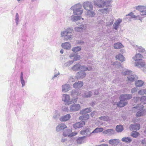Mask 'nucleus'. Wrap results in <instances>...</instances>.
<instances>
[{
    "label": "nucleus",
    "instance_id": "1",
    "mask_svg": "<svg viewBox=\"0 0 146 146\" xmlns=\"http://www.w3.org/2000/svg\"><path fill=\"white\" fill-rule=\"evenodd\" d=\"M144 104L146 103V96H143L142 97L141 99L139 97H135L133 98V106L134 107V108H138L140 111H138L136 114L137 117H139L143 115L146 112V111L144 109V106H139L140 105V101Z\"/></svg>",
    "mask_w": 146,
    "mask_h": 146
},
{
    "label": "nucleus",
    "instance_id": "2",
    "mask_svg": "<svg viewBox=\"0 0 146 146\" xmlns=\"http://www.w3.org/2000/svg\"><path fill=\"white\" fill-rule=\"evenodd\" d=\"M143 57L140 53L137 54L133 59L135 61V65L139 67H143L145 66V63L142 60Z\"/></svg>",
    "mask_w": 146,
    "mask_h": 146
},
{
    "label": "nucleus",
    "instance_id": "3",
    "mask_svg": "<svg viewBox=\"0 0 146 146\" xmlns=\"http://www.w3.org/2000/svg\"><path fill=\"white\" fill-rule=\"evenodd\" d=\"M72 69L74 71H77L80 70L84 71H90L92 69V68L90 66L87 68L84 66H81L79 64H78L74 65L72 67Z\"/></svg>",
    "mask_w": 146,
    "mask_h": 146
},
{
    "label": "nucleus",
    "instance_id": "4",
    "mask_svg": "<svg viewBox=\"0 0 146 146\" xmlns=\"http://www.w3.org/2000/svg\"><path fill=\"white\" fill-rule=\"evenodd\" d=\"M74 14L77 15H81L83 11L82 10V5L80 4H77L74 6Z\"/></svg>",
    "mask_w": 146,
    "mask_h": 146
},
{
    "label": "nucleus",
    "instance_id": "5",
    "mask_svg": "<svg viewBox=\"0 0 146 146\" xmlns=\"http://www.w3.org/2000/svg\"><path fill=\"white\" fill-rule=\"evenodd\" d=\"M77 133L76 132H72V130L71 129H67L64 130L63 132V135L64 137L68 136L72 137L76 135Z\"/></svg>",
    "mask_w": 146,
    "mask_h": 146
},
{
    "label": "nucleus",
    "instance_id": "6",
    "mask_svg": "<svg viewBox=\"0 0 146 146\" xmlns=\"http://www.w3.org/2000/svg\"><path fill=\"white\" fill-rule=\"evenodd\" d=\"M136 10L139 11L141 15H146V7L143 6H138L136 7Z\"/></svg>",
    "mask_w": 146,
    "mask_h": 146
},
{
    "label": "nucleus",
    "instance_id": "7",
    "mask_svg": "<svg viewBox=\"0 0 146 146\" xmlns=\"http://www.w3.org/2000/svg\"><path fill=\"white\" fill-rule=\"evenodd\" d=\"M83 7L84 9L87 11V12L92 10L93 7L90 2H86L83 4Z\"/></svg>",
    "mask_w": 146,
    "mask_h": 146
},
{
    "label": "nucleus",
    "instance_id": "8",
    "mask_svg": "<svg viewBox=\"0 0 146 146\" xmlns=\"http://www.w3.org/2000/svg\"><path fill=\"white\" fill-rule=\"evenodd\" d=\"M62 100L65 102L66 105H69L72 104V101L70 100L69 96L67 94H63Z\"/></svg>",
    "mask_w": 146,
    "mask_h": 146
},
{
    "label": "nucleus",
    "instance_id": "9",
    "mask_svg": "<svg viewBox=\"0 0 146 146\" xmlns=\"http://www.w3.org/2000/svg\"><path fill=\"white\" fill-rule=\"evenodd\" d=\"M98 3L100 4V5H98V6L100 7H104L106 4L108 6H109L110 5L108 4H110L111 2V1L109 0H106L105 1H103L101 0H98Z\"/></svg>",
    "mask_w": 146,
    "mask_h": 146
},
{
    "label": "nucleus",
    "instance_id": "10",
    "mask_svg": "<svg viewBox=\"0 0 146 146\" xmlns=\"http://www.w3.org/2000/svg\"><path fill=\"white\" fill-rule=\"evenodd\" d=\"M132 98V96L131 94H126L121 95L119 99L121 100H123L124 101L125 100H129Z\"/></svg>",
    "mask_w": 146,
    "mask_h": 146
},
{
    "label": "nucleus",
    "instance_id": "11",
    "mask_svg": "<svg viewBox=\"0 0 146 146\" xmlns=\"http://www.w3.org/2000/svg\"><path fill=\"white\" fill-rule=\"evenodd\" d=\"M130 129L131 130H138L140 128V125L137 123L131 124L130 125Z\"/></svg>",
    "mask_w": 146,
    "mask_h": 146
},
{
    "label": "nucleus",
    "instance_id": "12",
    "mask_svg": "<svg viewBox=\"0 0 146 146\" xmlns=\"http://www.w3.org/2000/svg\"><path fill=\"white\" fill-rule=\"evenodd\" d=\"M80 108V106L79 104H74L70 107V110L72 111H76L79 110Z\"/></svg>",
    "mask_w": 146,
    "mask_h": 146
},
{
    "label": "nucleus",
    "instance_id": "13",
    "mask_svg": "<svg viewBox=\"0 0 146 146\" xmlns=\"http://www.w3.org/2000/svg\"><path fill=\"white\" fill-rule=\"evenodd\" d=\"M85 125V123L84 121H82L81 122H78L74 124L73 125V127L75 129L79 128L82 127Z\"/></svg>",
    "mask_w": 146,
    "mask_h": 146
},
{
    "label": "nucleus",
    "instance_id": "14",
    "mask_svg": "<svg viewBox=\"0 0 146 146\" xmlns=\"http://www.w3.org/2000/svg\"><path fill=\"white\" fill-rule=\"evenodd\" d=\"M73 31L70 28L67 29L66 31L62 32L61 33V35L62 36H67L69 33H71Z\"/></svg>",
    "mask_w": 146,
    "mask_h": 146
},
{
    "label": "nucleus",
    "instance_id": "15",
    "mask_svg": "<svg viewBox=\"0 0 146 146\" xmlns=\"http://www.w3.org/2000/svg\"><path fill=\"white\" fill-rule=\"evenodd\" d=\"M121 22V19H118L115 22L113 25V28L115 30H117Z\"/></svg>",
    "mask_w": 146,
    "mask_h": 146
},
{
    "label": "nucleus",
    "instance_id": "16",
    "mask_svg": "<svg viewBox=\"0 0 146 146\" xmlns=\"http://www.w3.org/2000/svg\"><path fill=\"white\" fill-rule=\"evenodd\" d=\"M83 84L82 82H76L73 84V86L76 88H80L82 87Z\"/></svg>",
    "mask_w": 146,
    "mask_h": 146
},
{
    "label": "nucleus",
    "instance_id": "17",
    "mask_svg": "<svg viewBox=\"0 0 146 146\" xmlns=\"http://www.w3.org/2000/svg\"><path fill=\"white\" fill-rule=\"evenodd\" d=\"M67 127L64 124L61 123L58 125L56 128V130L57 131L64 129Z\"/></svg>",
    "mask_w": 146,
    "mask_h": 146
},
{
    "label": "nucleus",
    "instance_id": "18",
    "mask_svg": "<svg viewBox=\"0 0 146 146\" xmlns=\"http://www.w3.org/2000/svg\"><path fill=\"white\" fill-rule=\"evenodd\" d=\"M104 134H109V135L113 134L115 133V131L112 129H109L104 130L103 132Z\"/></svg>",
    "mask_w": 146,
    "mask_h": 146
},
{
    "label": "nucleus",
    "instance_id": "19",
    "mask_svg": "<svg viewBox=\"0 0 146 146\" xmlns=\"http://www.w3.org/2000/svg\"><path fill=\"white\" fill-rule=\"evenodd\" d=\"M61 46L63 48L66 49H69L71 47L70 44L68 42L62 43Z\"/></svg>",
    "mask_w": 146,
    "mask_h": 146
},
{
    "label": "nucleus",
    "instance_id": "20",
    "mask_svg": "<svg viewBox=\"0 0 146 146\" xmlns=\"http://www.w3.org/2000/svg\"><path fill=\"white\" fill-rule=\"evenodd\" d=\"M119 143V140L117 139H110L109 141V143L113 145H116Z\"/></svg>",
    "mask_w": 146,
    "mask_h": 146
},
{
    "label": "nucleus",
    "instance_id": "21",
    "mask_svg": "<svg viewBox=\"0 0 146 146\" xmlns=\"http://www.w3.org/2000/svg\"><path fill=\"white\" fill-rule=\"evenodd\" d=\"M91 108H87L82 110L80 111V113L81 114H85L91 112Z\"/></svg>",
    "mask_w": 146,
    "mask_h": 146
},
{
    "label": "nucleus",
    "instance_id": "22",
    "mask_svg": "<svg viewBox=\"0 0 146 146\" xmlns=\"http://www.w3.org/2000/svg\"><path fill=\"white\" fill-rule=\"evenodd\" d=\"M70 88V86L69 85L65 84L62 86V91L63 92H66L68 91Z\"/></svg>",
    "mask_w": 146,
    "mask_h": 146
},
{
    "label": "nucleus",
    "instance_id": "23",
    "mask_svg": "<svg viewBox=\"0 0 146 146\" xmlns=\"http://www.w3.org/2000/svg\"><path fill=\"white\" fill-rule=\"evenodd\" d=\"M70 117V116L69 114H67L60 118V120L61 121H66L68 120Z\"/></svg>",
    "mask_w": 146,
    "mask_h": 146
},
{
    "label": "nucleus",
    "instance_id": "24",
    "mask_svg": "<svg viewBox=\"0 0 146 146\" xmlns=\"http://www.w3.org/2000/svg\"><path fill=\"white\" fill-rule=\"evenodd\" d=\"M127 104L126 102H124L123 100H120V102L117 104V106L120 107H122L125 106Z\"/></svg>",
    "mask_w": 146,
    "mask_h": 146
},
{
    "label": "nucleus",
    "instance_id": "25",
    "mask_svg": "<svg viewBox=\"0 0 146 146\" xmlns=\"http://www.w3.org/2000/svg\"><path fill=\"white\" fill-rule=\"evenodd\" d=\"M121 140L123 142L127 143H129L131 141L132 139L131 138L129 137H124Z\"/></svg>",
    "mask_w": 146,
    "mask_h": 146
},
{
    "label": "nucleus",
    "instance_id": "26",
    "mask_svg": "<svg viewBox=\"0 0 146 146\" xmlns=\"http://www.w3.org/2000/svg\"><path fill=\"white\" fill-rule=\"evenodd\" d=\"M114 47L115 49H120L123 47V46L121 43L117 42L114 44Z\"/></svg>",
    "mask_w": 146,
    "mask_h": 146
},
{
    "label": "nucleus",
    "instance_id": "27",
    "mask_svg": "<svg viewBox=\"0 0 146 146\" xmlns=\"http://www.w3.org/2000/svg\"><path fill=\"white\" fill-rule=\"evenodd\" d=\"M116 58L121 62L125 60V58L123 56L120 54L116 55Z\"/></svg>",
    "mask_w": 146,
    "mask_h": 146
},
{
    "label": "nucleus",
    "instance_id": "28",
    "mask_svg": "<svg viewBox=\"0 0 146 146\" xmlns=\"http://www.w3.org/2000/svg\"><path fill=\"white\" fill-rule=\"evenodd\" d=\"M89 118V115L87 114L85 115H82L79 117V119L81 120L86 121Z\"/></svg>",
    "mask_w": 146,
    "mask_h": 146
},
{
    "label": "nucleus",
    "instance_id": "29",
    "mask_svg": "<svg viewBox=\"0 0 146 146\" xmlns=\"http://www.w3.org/2000/svg\"><path fill=\"white\" fill-rule=\"evenodd\" d=\"M103 130L104 129L102 127L96 128L92 131V133H99L102 132Z\"/></svg>",
    "mask_w": 146,
    "mask_h": 146
},
{
    "label": "nucleus",
    "instance_id": "30",
    "mask_svg": "<svg viewBox=\"0 0 146 146\" xmlns=\"http://www.w3.org/2000/svg\"><path fill=\"white\" fill-rule=\"evenodd\" d=\"M123 127L121 125H117L116 126L115 130L117 132H121L123 130Z\"/></svg>",
    "mask_w": 146,
    "mask_h": 146
},
{
    "label": "nucleus",
    "instance_id": "31",
    "mask_svg": "<svg viewBox=\"0 0 146 146\" xmlns=\"http://www.w3.org/2000/svg\"><path fill=\"white\" fill-rule=\"evenodd\" d=\"M144 82L142 80H138L135 82V85L136 86L141 87L142 86Z\"/></svg>",
    "mask_w": 146,
    "mask_h": 146
},
{
    "label": "nucleus",
    "instance_id": "32",
    "mask_svg": "<svg viewBox=\"0 0 146 146\" xmlns=\"http://www.w3.org/2000/svg\"><path fill=\"white\" fill-rule=\"evenodd\" d=\"M84 28L85 29V28L84 27V25H81L80 27H76L75 28V31L77 32H81L83 31Z\"/></svg>",
    "mask_w": 146,
    "mask_h": 146
},
{
    "label": "nucleus",
    "instance_id": "33",
    "mask_svg": "<svg viewBox=\"0 0 146 146\" xmlns=\"http://www.w3.org/2000/svg\"><path fill=\"white\" fill-rule=\"evenodd\" d=\"M85 137H82L78 138L77 140V143L78 144H81L84 142V139L85 138Z\"/></svg>",
    "mask_w": 146,
    "mask_h": 146
},
{
    "label": "nucleus",
    "instance_id": "34",
    "mask_svg": "<svg viewBox=\"0 0 146 146\" xmlns=\"http://www.w3.org/2000/svg\"><path fill=\"white\" fill-rule=\"evenodd\" d=\"M81 18V16H73L72 19V21H76L80 19Z\"/></svg>",
    "mask_w": 146,
    "mask_h": 146
},
{
    "label": "nucleus",
    "instance_id": "35",
    "mask_svg": "<svg viewBox=\"0 0 146 146\" xmlns=\"http://www.w3.org/2000/svg\"><path fill=\"white\" fill-rule=\"evenodd\" d=\"M127 78L129 81L131 82H133L134 81L135 77L133 75L131 74L127 77Z\"/></svg>",
    "mask_w": 146,
    "mask_h": 146
},
{
    "label": "nucleus",
    "instance_id": "36",
    "mask_svg": "<svg viewBox=\"0 0 146 146\" xmlns=\"http://www.w3.org/2000/svg\"><path fill=\"white\" fill-rule=\"evenodd\" d=\"M91 93L90 91L86 92L84 93L83 96L85 98L90 97L91 96Z\"/></svg>",
    "mask_w": 146,
    "mask_h": 146
},
{
    "label": "nucleus",
    "instance_id": "37",
    "mask_svg": "<svg viewBox=\"0 0 146 146\" xmlns=\"http://www.w3.org/2000/svg\"><path fill=\"white\" fill-rule=\"evenodd\" d=\"M139 135V133L136 131H133L131 135V136L132 137L136 138Z\"/></svg>",
    "mask_w": 146,
    "mask_h": 146
},
{
    "label": "nucleus",
    "instance_id": "38",
    "mask_svg": "<svg viewBox=\"0 0 146 146\" xmlns=\"http://www.w3.org/2000/svg\"><path fill=\"white\" fill-rule=\"evenodd\" d=\"M138 51L140 53H146L145 50L142 47H139L137 48Z\"/></svg>",
    "mask_w": 146,
    "mask_h": 146
},
{
    "label": "nucleus",
    "instance_id": "39",
    "mask_svg": "<svg viewBox=\"0 0 146 146\" xmlns=\"http://www.w3.org/2000/svg\"><path fill=\"white\" fill-rule=\"evenodd\" d=\"M122 73L123 75H127L129 76L132 74V72L129 70H126L124 72H123Z\"/></svg>",
    "mask_w": 146,
    "mask_h": 146
},
{
    "label": "nucleus",
    "instance_id": "40",
    "mask_svg": "<svg viewBox=\"0 0 146 146\" xmlns=\"http://www.w3.org/2000/svg\"><path fill=\"white\" fill-rule=\"evenodd\" d=\"M100 120L104 121H107L108 120L109 118L108 116H102L99 118Z\"/></svg>",
    "mask_w": 146,
    "mask_h": 146
},
{
    "label": "nucleus",
    "instance_id": "41",
    "mask_svg": "<svg viewBox=\"0 0 146 146\" xmlns=\"http://www.w3.org/2000/svg\"><path fill=\"white\" fill-rule=\"evenodd\" d=\"M87 13L88 15L90 17H93L95 15V13L93 11H90L87 12Z\"/></svg>",
    "mask_w": 146,
    "mask_h": 146
},
{
    "label": "nucleus",
    "instance_id": "42",
    "mask_svg": "<svg viewBox=\"0 0 146 146\" xmlns=\"http://www.w3.org/2000/svg\"><path fill=\"white\" fill-rule=\"evenodd\" d=\"M138 94L141 95H144L145 94H146V89L141 90L139 91Z\"/></svg>",
    "mask_w": 146,
    "mask_h": 146
},
{
    "label": "nucleus",
    "instance_id": "43",
    "mask_svg": "<svg viewBox=\"0 0 146 146\" xmlns=\"http://www.w3.org/2000/svg\"><path fill=\"white\" fill-rule=\"evenodd\" d=\"M81 48L79 47H75L72 49V51L74 52H77L80 50Z\"/></svg>",
    "mask_w": 146,
    "mask_h": 146
},
{
    "label": "nucleus",
    "instance_id": "44",
    "mask_svg": "<svg viewBox=\"0 0 146 146\" xmlns=\"http://www.w3.org/2000/svg\"><path fill=\"white\" fill-rule=\"evenodd\" d=\"M127 15L133 18H135V16L134 15L133 13L132 12L130 13H129L128 15Z\"/></svg>",
    "mask_w": 146,
    "mask_h": 146
},
{
    "label": "nucleus",
    "instance_id": "45",
    "mask_svg": "<svg viewBox=\"0 0 146 146\" xmlns=\"http://www.w3.org/2000/svg\"><path fill=\"white\" fill-rule=\"evenodd\" d=\"M80 58V56H75L74 58V59L75 60H79Z\"/></svg>",
    "mask_w": 146,
    "mask_h": 146
},
{
    "label": "nucleus",
    "instance_id": "46",
    "mask_svg": "<svg viewBox=\"0 0 146 146\" xmlns=\"http://www.w3.org/2000/svg\"><path fill=\"white\" fill-rule=\"evenodd\" d=\"M82 75H81L80 76V77H81V78H83L85 76L86 74L84 72H82Z\"/></svg>",
    "mask_w": 146,
    "mask_h": 146
},
{
    "label": "nucleus",
    "instance_id": "47",
    "mask_svg": "<svg viewBox=\"0 0 146 146\" xmlns=\"http://www.w3.org/2000/svg\"><path fill=\"white\" fill-rule=\"evenodd\" d=\"M137 89L135 88H134L131 89V92L132 93H133L137 91Z\"/></svg>",
    "mask_w": 146,
    "mask_h": 146
},
{
    "label": "nucleus",
    "instance_id": "48",
    "mask_svg": "<svg viewBox=\"0 0 146 146\" xmlns=\"http://www.w3.org/2000/svg\"><path fill=\"white\" fill-rule=\"evenodd\" d=\"M21 84H22V86H24L25 84V81L24 80H21Z\"/></svg>",
    "mask_w": 146,
    "mask_h": 146
},
{
    "label": "nucleus",
    "instance_id": "49",
    "mask_svg": "<svg viewBox=\"0 0 146 146\" xmlns=\"http://www.w3.org/2000/svg\"><path fill=\"white\" fill-rule=\"evenodd\" d=\"M142 143L143 144H146V141L145 140H143L142 141Z\"/></svg>",
    "mask_w": 146,
    "mask_h": 146
},
{
    "label": "nucleus",
    "instance_id": "50",
    "mask_svg": "<svg viewBox=\"0 0 146 146\" xmlns=\"http://www.w3.org/2000/svg\"><path fill=\"white\" fill-rule=\"evenodd\" d=\"M98 146H108V145L106 144H103Z\"/></svg>",
    "mask_w": 146,
    "mask_h": 146
},
{
    "label": "nucleus",
    "instance_id": "51",
    "mask_svg": "<svg viewBox=\"0 0 146 146\" xmlns=\"http://www.w3.org/2000/svg\"><path fill=\"white\" fill-rule=\"evenodd\" d=\"M72 35H70L68 37H67V38H66V39H70L72 37Z\"/></svg>",
    "mask_w": 146,
    "mask_h": 146
},
{
    "label": "nucleus",
    "instance_id": "52",
    "mask_svg": "<svg viewBox=\"0 0 146 146\" xmlns=\"http://www.w3.org/2000/svg\"><path fill=\"white\" fill-rule=\"evenodd\" d=\"M86 132V131H80V133L82 134H83L84 133H85Z\"/></svg>",
    "mask_w": 146,
    "mask_h": 146
},
{
    "label": "nucleus",
    "instance_id": "53",
    "mask_svg": "<svg viewBox=\"0 0 146 146\" xmlns=\"http://www.w3.org/2000/svg\"><path fill=\"white\" fill-rule=\"evenodd\" d=\"M113 20L109 24H108V25H111L113 23Z\"/></svg>",
    "mask_w": 146,
    "mask_h": 146
},
{
    "label": "nucleus",
    "instance_id": "54",
    "mask_svg": "<svg viewBox=\"0 0 146 146\" xmlns=\"http://www.w3.org/2000/svg\"><path fill=\"white\" fill-rule=\"evenodd\" d=\"M60 52L61 54H63V49H61V50H60Z\"/></svg>",
    "mask_w": 146,
    "mask_h": 146
},
{
    "label": "nucleus",
    "instance_id": "55",
    "mask_svg": "<svg viewBox=\"0 0 146 146\" xmlns=\"http://www.w3.org/2000/svg\"><path fill=\"white\" fill-rule=\"evenodd\" d=\"M21 80H24L23 79V76H21Z\"/></svg>",
    "mask_w": 146,
    "mask_h": 146
},
{
    "label": "nucleus",
    "instance_id": "56",
    "mask_svg": "<svg viewBox=\"0 0 146 146\" xmlns=\"http://www.w3.org/2000/svg\"><path fill=\"white\" fill-rule=\"evenodd\" d=\"M23 73L22 72H21V76H23Z\"/></svg>",
    "mask_w": 146,
    "mask_h": 146
},
{
    "label": "nucleus",
    "instance_id": "57",
    "mask_svg": "<svg viewBox=\"0 0 146 146\" xmlns=\"http://www.w3.org/2000/svg\"><path fill=\"white\" fill-rule=\"evenodd\" d=\"M145 133H146V130L145 131Z\"/></svg>",
    "mask_w": 146,
    "mask_h": 146
},
{
    "label": "nucleus",
    "instance_id": "58",
    "mask_svg": "<svg viewBox=\"0 0 146 146\" xmlns=\"http://www.w3.org/2000/svg\"><path fill=\"white\" fill-rule=\"evenodd\" d=\"M20 0H17L18 1H19Z\"/></svg>",
    "mask_w": 146,
    "mask_h": 146
},
{
    "label": "nucleus",
    "instance_id": "59",
    "mask_svg": "<svg viewBox=\"0 0 146 146\" xmlns=\"http://www.w3.org/2000/svg\"><path fill=\"white\" fill-rule=\"evenodd\" d=\"M76 102V100L75 102Z\"/></svg>",
    "mask_w": 146,
    "mask_h": 146
},
{
    "label": "nucleus",
    "instance_id": "60",
    "mask_svg": "<svg viewBox=\"0 0 146 146\" xmlns=\"http://www.w3.org/2000/svg\"><path fill=\"white\" fill-rule=\"evenodd\" d=\"M17 15H18V13H17Z\"/></svg>",
    "mask_w": 146,
    "mask_h": 146
}]
</instances>
